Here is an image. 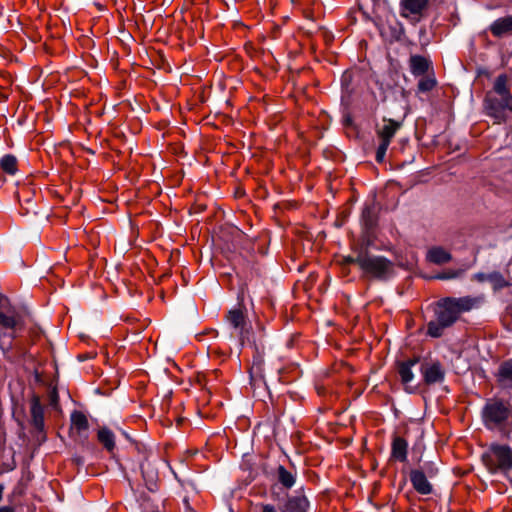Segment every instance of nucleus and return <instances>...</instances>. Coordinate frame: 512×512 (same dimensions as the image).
<instances>
[{"label": "nucleus", "mask_w": 512, "mask_h": 512, "mask_svg": "<svg viewBox=\"0 0 512 512\" xmlns=\"http://www.w3.org/2000/svg\"><path fill=\"white\" fill-rule=\"evenodd\" d=\"M70 430L78 436H82L89 429V422L87 416L78 410H74L70 415Z\"/></svg>", "instance_id": "nucleus-16"}, {"label": "nucleus", "mask_w": 512, "mask_h": 512, "mask_svg": "<svg viewBox=\"0 0 512 512\" xmlns=\"http://www.w3.org/2000/svg\"><path fill=\"white\" fill-rule=\"evenodd\" d=\"M261 508V512H277L276 508L271 504H263Z\"/></svg>", "instance_id": "nucleus-30"}, {"label": "nucleus", "mask_w": 512, "mask_h": 512, "mask_svg": "<svg viewBox=\"0 0 512 512\" xmlns=\"http://www.w3.org/2000/svg\"><path fill=\"white\" fill-rule=\"evenodd\" d=\"M97 439L108 452H112L115 449V435L109 428H99Z\"/></svg>", "instance_id": "nucleus-21"}, {"label": "nucleus", "mask_w": 512, "mask_h": 512, "mask_svg": "<svg viewBox=\"0 0 512 512\" xmlns=\"http://www.w3.org/2000/svg\"><path fill=\"white\" fill-rule=\"evenodd\" d=\"M362 219L366 225V227H371L374 224L373 218V209L369 206H366L362 211Z\"/></svg>", "instance_id": "nucleus-27"}, {"label": "nucleus", "mask_w": 512, "mask_h": 512, "mask_svg": "<svg viewBox=\"0 0 512 512\" xmlns=\"http://www.w3.org/2000/svg\"><path fill=\"white\" fill-rule=\"evenodd\" d=\"M502 278L501 275L499 274H491V275H486L484 273H477L475 274L474 278L480 282H483L485 280H493L494 278Z\"/></svg>", "instance_id": "nucleus-28"}, {"label": "nucleus", "mask_w": 512, "mask_h": 512, "mask_svg": "<svg viewBox=\"0 0 512 512\" xmlns=\"http://www.w3.org/2000/svg\"><path fill=\"white\" fill-rule=\"evenodd\" d=\"M357 265L367 277L385 279L393 273V263L383 256L373 255L367 250H358Z\"/></svg>", "instance_id": "nucleus-1"}, {"label": "nucleus", "mask_w": 512, "mask_h": 512, "mask_svg": "<svg viewBox=\"0 0 512 512\" xmlns=\"http://www.w3.org/2000/svg\"><path fill=\"white\" fill-rule=\"evenodd\" d=\"M509 414V408L499 400L487 402L482 411L484 424L489 429H494L503 424L508 419Z\"/></svg>", "instance_id": "nucleus-7"}, {"label": "nucleus", "mask_w": 512, "mask_h": 512, "mask_svg": "<svg viewBox=\"0 0 512 512\" xmlns=\"http://www.w3.org/2000/svg\"><path fill=\"white\" fill-rule=\"evenodd\" d=\"M408 443L400 437L395 436L391 445V456L393 459L399 462H405L407 460Z\"/></svg>", "instance_id": "nucleus-19"}, {"label": "nucleus", "mask_w": 512, "mask_h": 512, "mask_svg": "<svg viewBox=\"0 0 512 512\" xmlns=\"http://www.w3.org/2000/svg\"><path fill=\"white\" fill-rule=\"evenodd\" d=\"M415 79L417 80L415 93L419 98H422V96H428L438 84L434 72Z\"/></svg>", "instance_id": "nucleus-13"}, {"label": "nucleus", "mask_w": 512, "mask_h": 512, "mask_svg": "<svg viewBox=\"0 0 512 512\" xmlns=\"http://www.w3.org/2000/svg\"><path fill=\"white\" fill-rule=\"evenodd\" d=\"M224 319L233 330L231 336L237 337L242 346L254 343L252 341V330L248 322L247 311L242 302L237 307L230 309Z\"/></svg>", "instance_id": "nucleus-2"}, {"label": "nucleus", "mask_w": 512, "mask_h": 512, "mask_svg": "<svg viewBox=\"0 0 512 512\" xmlns=\"http://www.w3.org/2000/svg\"><path fill=\"white\" fill-rule=\"evenodd\" d=\"M508 98H497L495 96H486L484 100V107L487 115L493 117L497 123L504 122L506 119L505 110L509 109L510 99Z\"/></svg>", "instance_id": "nucleus-9"}, {"label": "nucleus", "mask_w": 512, "mask_h": 512, "mask_svg": "<svg viewBox=\"0 0 512 512\" xmlns=\"http://www.w3.org/2000/svg\"><path fill=\"white\" fill-rule=\"evenodd\" d=\"M449 277H450V279H451V278H454V277H456V274H454V273L450 270Z\"/></svg>", "instance_id": "nucleus-32"}, {"label": "nucleus", "mask_w": 512, "mask_h": 512, "mask_svg": "<svg viewBox=\"0 0 512 512\" xmlns=\"http://www.w3.org/2000/svg\"><path fill=\"white\" fill-rule=\"evenodd\" d=\"M483 295L464 296L459 298L450 297V325L454 323L462 313L478 309L484 303Z\"/></svg>", "instance_id": "nucleus-8"}, {"label": "nucleus", "mask_w": 512, "mask_h": 512, "mask_svg": "<svg viewBox=\"0 0 512 512\" xmlns=\"http://www.w3.org/2000/svg\"><path fill=\"white\" fill-rule=\"evenodd\" d=\"M495 38H503L512 34V15H506L494 20L488 27Z\"/></svg>", "instance_id": "nucleus-12"}, {"label": "nucleus", "mask_w": 512, "mask_h": 512, "mask_svg": "<svg viewBox=\"0 0 512 512\" xmlns=\"http://www.w3.org/2000/svg\"><path fill=\"white\" fill-rule=\"evenodd\" d=\"M356 259H358V251L356 252L355 256L348 255V256L343 257L342 260H341V264L343 266L350 265V264H356L357 265V260Z\"/></svg>", "instance_id": "nucleus-29"}, {"label": "nucleus", "mask_w": 512, "mask_h": 512, "mask_svg": "<svg viewBox=\"0 0 512 512\" xmlns=\"http://www.w3.org/2000/svg\"><path fill=\"white\" fill-rule=\"evenodd\" d=\"M402 122L394 119H383V126L376 131L379 139V145L376 150L375 159L378 163H382L385 159L388 147L395 136L396 132L401 128Z\"/></svg>", "instance_id": "nucleus-4"}, {"label": "nucleus", "mask_w": 512, "mask_h": 512, "mask_svg": "<svg viewBox=\"0 0 512 512\" xmlns=\"http://www.w3.org/2000/svg\"><path fill=\"white\" fill-rule=\"evenodd\" d=\"M433 318L428 322L427 333L431 337H440L448 327V297L442 298L432 306Z\"/></svg>", "instance_id": "nucleus-6"}, {"label": "nucleus", "mask_w": 512, "mask_h": 512, "mask_svg": "<svg viewBox=\"0 0 512 512\" xmlns=\"http://www.w3.org/2000/svg\"><path fill=\"white\" fill-rule=\"evenodd\" d=\"M410 481L413 488L420 494L426 495L432 491L431 484L422 470H412L410 472Z\"/></svg>", "instance_id": "nucleus-15"}, {"label": "nucleus", "mask_w": 512, "mask_h": 512, "mask_svg": "<svg viewBox=\"0 0 512 512\" xmlns=\"http://www.w3.org/2000/svg\"><path fill=\"white\" fill-rule=\"evenodd\" d=\"M150 466L151 465H150L149 462L144 463L141 466V470H142L143 478L146 481L147 488L150 491H153L154 488L156 487L157 474L155 472H153V471H149Z\"/></svg>", "instance_id": "nucleus-24"}, {"label": "nucleus", "mask_w": 512, "mask_h": 512, "mask_svg": "<svg viewBox=\"0 0 512 512\" xmlns=\"http://www.w3.org/2000/svg\"><path fill=\"white\" fill-rule=\"evenodd\" d=\"M509 110L512 112V98L510 99V106H509Z\"/></svg>", "instance_id": "nucleus-33"}, {"label": "nucleus", "mask_w": 512, "mask_h": 512, "mask_svg": "<svg viewBox=\"0 0 512 512\" xmlns=\"http://www.w3.org/2000/svg\"><path fill=\"white\" fill-rule=\"evenodd\" d=\"M423 380L427 385L443 382L446 375L445 366L439 360H426L421 365Z\"/></svg>", "instance_id": "nucleus-10"}, {"label": "nucleus", "mask_w": 512, "mask_h": 512, "mask_svg": "<svg viewBox=\"0 0 512 512\" xmlns=\"http://www.w3.org/2000/svg\"><path fill=\"white\" fill-rule=\"evenodd\" d=\"M426 257L434 264H443L448 261V253L441 247H432L428 250Z\"/></svg>", "instance_id": "nucleus-23"}, {"label": "nucleus", "mask_w": 512, "mask_h": 512, "mask_svg": "<svg viewBox=\"0 0 512 512\" xmlns=\"http://www.w3.org/2000/svg\"><path fill=\"white\" fill-rule=\"evenodd\" d=\"M30 413L33 426L41 431L44 428V407L40 398L34 395L30 400Z\"/></svg>", "instance_id": "nucleus-14"}, {"label": "nucleus", "mask_w": 512, "mask_h": 512, "mask_svg": "<svg viewBox=\"0 0 512 512\" xmlns=\"http://www.w3.org/2000/svg\"><path fill=\"white\" fill-rule=\"evenodd\" d=\"M483 462L491 473L512 469V449L506 445H492L483 455Z\"/></svg>", "instance_id": "nucleus-3"}, {"label": "nucleus", "mask_w": 512, "mask_h": 512, "mask_svg": "<svg viewBox=\"0 0 512 512\" xmlns=\"http://www.w3.org/2000/svg\"><path fill=\"white\" fill-rule=\"evenodd\" d=\"M277 478L279 483L286 489H290L296 482V474L288 471L284 466L277 468Z\"/></svg>", "instance_id": "nucleus-22"}, {"label": "nucleus", "mask_w": 512, "mask_h": 512, "mask_svg": "<svg viewBox=\"0 0 512 512\" xmlns=\"http://www.w3.org/2000/svg\"><path fill=\"white\" fill-rule=\"evenodd\" d=\"M429 6L430 0H400L399 14L415 25L428 15Z\"/></svg>", "instance_id": "nucleus-5"}, {"label": "nucleus", "mask_w": 512, "mask_h": 512, "mask_svg": "<svg viewBox=\"0 0 512 512\" xmlns=\"http://www.w3.org/2000/svg\"><path fill=\"white\" fill-rule=\"evenodd\" d=\"M449 22H450V24L453 22V19L451 16H450Z\"/></svg>", "instance_id": "nucleus-34"}, {"label": "nucleus", "mask_w": 512, "mask_h": 512, "mask_svg": "<svg viewBox=\"0 0 512 512\" xmlns=\"http://www.w3.org/2000/svg\"><path fill=\"white\" fill-rule=\"evenodd\" d=\"M510 313L512 314V305L509 307Z\"/></svg>", "instance_id": "nucleus-35"}, {"label": "nucleus", "mask_w": 512, "mask_h": 512, "mask_svg": "<svg viewBox=\"0 0 512 512\" xmlns=\"http://www.w3.org/2000/svg\"><path fill=\"white\" fill-rule=\"evenodd\" d=\"M0 512H15V510L12 506H2L0 507Z\"/></svg>", "instance_id": "nucleus-31"}, {"label": "nucleus", "mask_w": 512, "mask_h": 512, "mask_svg": "<svg viewBox=\"0 0 512 512\" xmlns=\"http://www.w3.org/2000/svg\"><path fill=\"white\" fill-rule=\"evenodd\" d=\"M309 501L304 495L288 497L285 504L280 508L281 512H307Z\"/></svg>", "instance_id": "nucleus-17"}, {"label": "nucleus", "mask_w": 512, "mask_h": 512, "mask_svg": "<svg viewBox=\"0 0 512 512\" xmlns=\"http://www.w3.org/2000/svg\"><path fill=\"white\" fill-rule=\"evenodd\" d=\"M418 363V358H411L398 363V374L401 382L408 385L414 378L412 368Z\"/></svg>", "instance_id": "nucleus-20"}, {"label": "nucleus", "mask_w": 512, "mask_h": 512, "mask_svg": "<svg viewBox=\"0 0 512 512\" xmlns=\"http://www.w3.org/2000/svg\"><path fill=\"white\" fill-rule=\"evenodd\" d=\"M496 379L501 388L512 389V360L500 364Z\"/></svg>", "instance_id": "nucleus-18"}, {"label": "nucleus", "mask_w": 512, "mask_h": 512, "mask_svg": "<svg viewBox=\"0 0 512 512\" xmlns=\"http://www.w3.org/2000/svg\"><path fill=\"white\" fill-rule=\"evenodd\" d=\"M409 68L414 78H418L434 72L431 61L421 55H411L409 58Z\"/></svg>", "instance_id": "nucleus-11"}, {"label": "nucleus", "mask_w": 512, "mask_h": 512, "mask_svg": "<svg viewBox=\"0 0 512 512\" xmlns=\"http://www.w3.org/2000/svg\"><path fill=\"white\" fill-rule=\"evenodd\" d=\"M0 166L3 171L13 175L17 171V159L13 155H5L0 161Z\"/></svg>", "instance_id": "nucleus-25"}, {"label": "nucleus", "mask_w": 512, "mask_h": 512, "mask_svg": "<svg viewBox=\"0 0 512 512\" xmlns=\"http://www.w3.org/2000/svg\"><path fill=\"white\" fill-rule=\"evenodd\" d=\"M494 91L503 98L512 97L507 88V77L500 75L494 83Z\"/></svg>", "instance_id": "nucleus-26"}]
</instances>
